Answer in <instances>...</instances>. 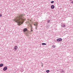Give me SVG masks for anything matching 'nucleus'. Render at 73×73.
Masks as SVG:
<instances>
[{"instance_id":"1","label":"nucleus","mask_w":73,"mask_h":73,"mask_svg":"<svg viewBox=\"0 0 73 73\" xmlns=\"http://www.w3.org/2000/svg\"><path fill=\"white\" fill-rule=\"evenodd\" d=\"M24 15L21 14L19 16L16 17L15 19H13V21H14L16 23H17L18 25H20L23 23L24 21L25 20V19L23 18V16Z\"/></svg>"},{"instance_id":"18","label":"nucleus","mask_w":73,"mask_h":73,"mask_svg":"<svg viewBox=\"0 0 73 73\" xmlns=\"http://www.w3.org/2000/svg\"><path fill=\"white\" fill-rule=\"evenodd\" d=\"M1 16H2V15L0 14V17H1Z\"/></svg>"},{"instance_id":"20","label":"nucleus","mask_w":73,"mask_h":73,"mask_svg":"<svg viewBox=\"0 0 73 73\" xmlns=\"http://www.w3.org/2000/svg\"><path fill=\"white\" fill-rule=\"evenodd\" d=\"M70 3H73V1H72Z\"/></svg>"},{"instance_id":"3","label":"nucleus","mask_w":73,"mask_h":73,"mask_svg":"<svg viewBox=\"0 0 73 73\" xmlns=\"http://www.w3.org/2000/svg\"><path fill=\"white\" fill-rule=\"evenodd\" d=\"M7 69V68L6 66L5 67L3 68V70L4 71H5Z\"/></svg>"},{"instance_id":"19","label":"nucleus","mask_w":73,"mask_h":73,"mask_svg":"<svg viewBox=\"0 0 73 73\" xmlns=\"http://www.w3.org/2000/svg\"><path fill=\"white\" fill-rule=\"evenodd\" d=\"M29 20V21H31V19H29V20Z\"/></svg>"},{"instance_id":"12","label":"nucleus","mask_w":73,"mask_h":73,"mask_svg":"<svg viewBox=\"0 0 73 73\" xmlns=\"http://www.w3.org/2000/svg\"><path fill=\"white\" fill-rule=\"evenodd\" d=\"M64 70H62L61 71V72L62 73H64Z\"/></svg>"},{"instance_id":"13","label":"nucleus","mask_w":73,"mask_h":73,"mask_svg":"<svg viewBox=\"0 0 73 73\" xmlns=\"http://www.w3.org/2000/svg\"><path fill=\"white\" fill-rule=\"evenodd\" d=\"M42 45H46V43H42Z\"/></svg>"},{"instance_id":"23","label":"nucleus","mask_w":73,"mask_h":73,"mask_svg":"<svg viewBox=\"0 0 73 73\" xmlns=\"http://www.w3.org/2000/svg\"><path fill=\"white\" fill-rule=\"evenodd\" d=\"M47 73H48V72H47Z\"/></svg>"},{"instance_id":"22","label":"nucleus","mask_w":73,"mask_h":73,"mask_svg":"<svg viewBox=\"0 0 73 73\" xmlns=\"http://www.w3.org/2000/svg\"><path fill=\"white\" fill-rule=\"evenodd\" d=\"M70 0V1H72V0Z\"/></svg>"},{"instance_id":"7","label":"nucleus","mask_w":73,"mask_h":73,"mask_svg":"<svg viewBox=\"0 0 73 73\" xmlns=\"http://www.w3.org/2000/svg\"><path fill=\"white\" fill-rule=\"evenodd\" d=\"M27 29L25 28L23 29V32H26V31H27Z\"/></svg>"},{"instance_id":"8","label":"nucleus","mask_w":73,"mask_h":73,"mask_svg":"<svg viewBox=\"0 0 73 73\" xmlns=\"http://www.w3.org/2000/svg\"><path fill=\"white\" fill-rule=\"evenodd\" d=\"M3 66V64H0V67H2Z\"/></svg>"},{"instance_id":"9","label":"nucleus","mask_w":73,"mask_h":73,"mask_svg":"<svg viewBox=\"0 0 73 73\" xmlns=\"http://www.w3.org/2000/svg\"><path fill=\"white\" fill-rule=\"evenodd\" d=\"M36 24H34V25H37L38 23L37 22H36Z\"/></svg>"},{"instance_id":"14","label":"nucleus","mask_w":73,"mask_h":73,"mask_svg":"<svg viewBox=\"0 0 73 73\" xmlns=\"http://www.w3.org/2000/svg\"><path fill=\"white\" fill-rule=\"evenodd\" d=\"M24 71V70L23 69H21V72H23Z\"/></svg>"},{"instance_id":"10","label":"nucleus","mask_w":73,"mask_h":73,"mask_svg":"<svg viewBox=\"0 0 73 73\" xmlns=\"http://www.w3.org/2000/svg\"><path fill=\"white\" fill-rule=\"evenodd\" d=\"M62 27H65V25H61Z\"/></svg>"},{"instance_id":"2","label":"nucleus","mask_w":73,"mask_h":73,"mask_svg":"<svg viewBox=\"0 0 73 73\" xmlns=\"http://www.w3.org/2000/svg\"><path fill=\"white\" fill-rule=\"evenodd\" d=\"M62 40V38H59L57 39V41H58V42L61 41Z\"/></svg>"},{"instance_id":"11","label":"nucleus","mask_w":73,"mask_h":73,"mask_svg":"<svg viewBox=\"0 0 73 73\" xmlns=\"http://www.w3.org/2000/svg\"><path fill=\"white\" fill-rule=\"evenodd\" d=\"M46 72H47V73H49V72H50V71H49V70H47L46 71Z\"/></svg>"},{"instance_id":"21","label":"nucleus","mask_w":73,"mask_h":73,"mask_svg":"<svg viewBox=\"0 0 73 73\" xmlns=\"http://www.w3.org/2000/svg\"><path fill=\"white\" fill-rule=\"evenodd\" d=\"M36 29H37V27H36Z\"/></svg>"},{"instance_id":"16","label":"nucleus","mask_w":73,"mask_h":73,"mask_svg":"<svg viewBox=\"0 0 73 73\" xmlns=\"http://www.w3.org/2000/svg\"><path fill=\"white\" fill-rule=\"evenodd\" d=\"M52 46L53 48H55V46Z\"/></svg>"},{"instance_id":"15","label":"nucleus","mask_w":73,"mask_h":73,"mask_svg":"<svg viewBox=\"0 0 73 73\" xmlns=\"http://www.w3.org/2000/svg\"><path fill=\"white\" fill-rule=\"evenodd\" d=\"M51 3H52H52H54V1H52L51 2Z\"/></svg>"},{"instance_id":"17","label":"nucleus","mask_w":73,"mask_h":73,"mask_svg":"<svg viewBox=\"0 0 73 73\" xmlns=\"http://www.w3.org/2000/svg\"><path fill=\"white\" fill-rule=\"evenodd\" d=\"M49 22H50V21L49 20H48V23H49Z\"/></svg>"},{"instance_id":"6","label":"nucleus","mask_w":73,"mask_h":73,"mask_svg":"<svg viewBox=\"0 0 73 73\" xmlns=\"http://www.w3.org/2000/svg\"><path fill=\"white\" fill-rule=\"evenodd\" d=\"M18 48V47L17 46H14V49L17 50Z\"/></svg>"},{"instance_id":"4","label":"nucleus","mask_w":73,"mask_h":73,"mask_svg":"<svg viewBox=\"0 0 73 73\" xmlns=\"http://www.w3.org/2000/svg\"><path fill=\"white\" fill-rule=\"evenodd\" d=\"M31 33H32L33 32V30H32V26H31Z\"/></svg>"},{"instance_id":"5","label":"nucleus","mask_w":73,"mask_h":73,"mask_svg":"<svg viewBox=\"0 0 73 73\" xmlns=\"http://www.w3.org/2000/svg\"><path fill=\"white\" fill-rule=\"evenodd\" d=\"M51 8V9H54V5H52Z\"/></svg>"}]
</instances>
